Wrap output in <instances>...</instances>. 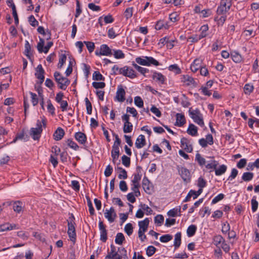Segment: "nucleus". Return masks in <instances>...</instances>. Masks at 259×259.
I'll use <instances>...</instances> for the list:
<instances>
[{
    "instance_id": "obj_28",
    "label": "nucleus",
    "mask_w": 259,
    "mask_h": 259,
    "mask_svg": "<svg viewBox=\"0 0 259 259\" xmlns=\"http://www.w3.org/2000/svg\"><path fill=\"white\" fill-rule=\"evenodd\" d=\"M233 61L235 63H239L242 60L241 56L237 52L234 51L231 54Z\"/></svg>"
},
{
    "instance_id": "obj_32",
    "label": "nucleus",
    "mask_w": 259,
    "mask_h": 259,
    "mask_svg": "<svg viewBox=\"0 0 259 259\" xmlns=\"http://www.w3.org/2000/svg\"><path fill=\"white\" fill-rule=\"evenodd\" d=\"M25 50L24 54V55L29 59H30V51H31V46L29 44L28 41L25 40Z\"/></svg>"
},
{
    "instance_id": "obj_42",
    "label": "nucleus",
    "mask_w": 259,
    "mask_h": 259,
    "mask_svg": "<svg viewBox=\"0 0 259 259\" xmlns=\"http://www.w3.org/2000/svg\"><path fill=\"white\" fill-rule=\"evenodd\" d=\"M164 222V217L162 214H157L154 218L155 224L158 226H160Z\"/></svg>"
},
{
    "instance_id": "obj_17",
    "label": "nucleus",
    "mask_w": 259,
    "mask_h": 259,
    "mask_svg": "<svg viewBox=\"0 0 259 259\" xmlns=\"http://www.w3.org/2000/svg\"><path fill=\"white\" fill-rule=\"evenodd\" d=\"M150 184V181L148 178L146 176H145L142 181V187L145 192L149 194H151Z\"/></svg>"
},
{
    "instance_id": "obj_1",
    "label": "nucleus",
    "mask_w": 259,
    "mask_h": 259,
    "mask_svg": "<svg viewBox=\"0 0 259 259\" xmlns=\"http://www.w3.org/2000/svg\"><path fill=\"white\" fill-rule=\"evenodd\" d=\"M110 251L108 252L105 259H129L127 254V250L124 247H118L116 251V247L113 244L110 245Z\"/></svg>"
},
{
    "instance_id": "obj_57",
    "label": "nucleus",
    "mask_w": 259,
    "mask_h": 259,
    "mask_svg": "<svg viewBox=\"0 0 259 259\" xmlns=\"http://www.w3.org/2000/svg\"><path fill=\"white\" fill-rule=\"evenodd\" d=\"M84 43L85 44L86 47L90 53H92L94 51L95 46L93 42L84 41Z\"/></svg>"
},
{
    "instance_id": "obj_43",
    "label": "nucleus",
    "mask_w": 259,
    "mask_h": 259,
    "mask_svg": "<svg viewBox=\"0 0 259 259\" xmlns=\"http://www.w3.org/2000/svg\"><path fill=\"white\" fill-rule=\"evenodd\" d=\"M213 242L214 245L216 246H218L220 245L221 243H223L224 241H225V239L221 235H216L213 237Z\"/></svg>"
},
{
    "instance_id": "obj_10",
    "label": "nucleus",
    "mask_w": 259,
    "mask_h": 259,
    "mask_svg": "<svg viewBox=\"0 0 259 259\" xmlns=\"http://www.w3.org/2000/svg\"><path fill=\"white\" fill-rule=\"evenodd\" d=\"M211 160L208 161L207 163L205 165V168L209 170V172H211L215 170L216 166L219 165V162L215 160L214 157H211Z\"/></svg>"
},
{
    "instance_id": "obj_7",
    "label": "nucleus",
    "mask_w": 259,
    "mask_h": 259,
    "mask_svg": "<svg viewBox=\"0 0 259 259\" xmlns=\"http://www.w3.org/2000/svg\"><path fill=\"white\" fill-rule=\"evenodd\" d=\"M125 91L121 85L117 87L115 99L120 102H123L125 100Z\"/></svg>"
},
{
    "instance_id": "obj_11",
    "label": "nucleus",
    "mask_w": 259,
    "mask_h": 259,
    "mask_svg": "<svg viewBox=\"0 0 259 259\" xmlns=\"http://www.w3.org/2000/svg\"><path fill=\"white\" fill-rule=\"evenodd\" d=\"M12 205L14 211L17 213H20L22 212L24 207L23 203L19 200L13 201Z\"/></svg>"
},
{
    "instance_id": "obj_29",
    "label": "nucleus",
    "mask_w": 259,
    "mask_h": 259,
    "mask_svg": "<svg viewBox=\"0 0 259 259\" xmlns=\"http://www.w3.org/2000/svg\"><path fill=\"white\" fill-rule=\"evenodd\" d=\"M195 160L197 161L200 166H203L206 164L205 159L202 157L200 154L197 153L195 156Z\"/></svg>"
},
{
    "instance_id": "obj_3",
    "label": "nucleus",
    "mask_w": 259,
    "mask_h": 259,
    "mask_svg": "<svg viewBox=\"0 0 259 259\" xmlns=\"http://www.w3.org/2000/svg\"><path fill=\"white\" fill-rule=\"evenodd\" d=\"M190 117L193 119L194 121L199 125L200 126L203 127L204 125V123L202 117V114L198 109L191 110V108L189 110Z\"/></svg>"
},
{
    "instance_id": "obj_35",
    "label": "nucleus",
    "mask_w": 259,
    "mask_h": 259,
    "mask_svg": "<svg viewBox=\"0 0 259 259\" xmlns=\"http://www.w3.org/2000/svg\"><path fill=\"white\" fill-rule=\"evenodd\" d=\"M251 204L252 212H255L258 208V203L256 200V197L255 196H253L252 198L251 199Z\"/></svg>"
},
{
    "instance_id": "obj_61",
    "label": "nucleus",
    "mask_w": 259,
    "mask_h": 259,
    "mask_svg": "<svg viewBox=\"0 0 259 259\" xmlns=\"http://www.w3.org/2000/svg\"><path fill=\"white\" fill-rule=\"evenodd\" d=\"M45 44V40L43 38L39 37V41L37 44V49L39 53L43 52V48Z\"/></svg>"
},
{
    "instance_id": "obj_31",
    "label": "nucleus",
    "mask_w": 259,
    "mask_h": 259,
    "mask_svg": "<svg viewBox=\"0 0 259 259\" xmlns=\"http://www.w3.org/2000/svg\"><path fill=\"white\" fill-rule=\"evenodd\" d=\"M253 173L250 172H245L243 174L242 176V179L244 181L248 182L251 181L253 179Z\"/></svg>"
},
{
    "instance_id": "obj_30",
    "label": "nucleus",
    "mask_w": 259,
    "mask_h": 259,
    "mask_svg": "<svg viewBox=\"0 0 259 259\" xmlns=\"http://www.w3.org/2000/svg\"><path fill=\"white\" fill-rule=\"evenodd\" d=\"M133 125L131 122H124L123 127V131L124 133H131L133 131Z\"/></svg>"
},
{
    "instance_id": "obj_33",
    "label": "nucleus",
    "mask_w": 259,
    "mask_h": 259,
    "mask_svg": "<svg viewBox=\"0 0 259 259\" xmlns=\"http://www.w3.org/2000/svg\"><path fill=\"white\" fill-rule=\"evenodd\" d=\"M183 81L184 82H187V85L190 84H194L195 83V81L194 79L188 75H184L183 76Z\"/></svg>"
},
{
    "instance_id": "obj_36",
    "label": "nucleus",
    "mask_w": 259,
    "mask_h": 259,
    "mask_svg": "<svg viewBox=\"0 0 259 259\" xmlns=\"http://www.w3.org/2000/svg\"><path fill=\"white\" fill-rule=\"evenodd\" d=\"M66 143L69 147L74 149V150H78L79 149V147L78 146V145L75 142H74L71 139H68L66 141Z\"/></svg>"
},
{
    "instance_id": "obj_60",
    "label": "nucleus",
    "mask_w": 259,
    "mask_h": 259,
    "mask_svg": "<svg viewBox=\"0 0 259 259\" xmlns=\"http://www.w3.org/2000/svg\"><path fill=\"white\" fill-rule=\"evenodd\" d=\"M136 62L138 64L143 66H148L149 65L146 59V57H144V58L141 57H138L136 59Z\"/></svg>"
},
{
    "instance_id": "obj_27",
    "label": "nucleus",
    "mask_w": 259,
    "mask_h": 259,
    "mask_svg": "<svg viewBox=\"0 0 259 259\" xmlns=\"http://www.w3.org/2000/svg\"><path fill=\"white\" fill-rule=\"evenodd\" d=\"M197 230V227L195 225L189 226L187 230V234L188 237L193 236Z\"/></svg>"
},
{
    "instance_id": "obj_40",
    "label": "nucleus",
    "mask_w": 259,
    "mask_h": 259,
    "mask_svg": "<svg viewBox=\"0 0 259 259\" xmlns=\"http://www.w3.org/2000/svg\"><path fill=\"white\" fill-rule=\"evenodd\" d=\"M146 59L147 61V63L149 64L148 66H149L151 65H153L156 66L159 65V62L152 57L146 56Z\"/></svg>"
},
{
    "instance_id": "obj_34",
    "label": "nucleus",
    "mask_w": 259,
    "mask_h": 259,
    "mask_svg": "<svg viewBox=\"0 0 259 259\" xmlns=\"http://www.w3.org/2000/svg\"><path fill=\"white\" fill-rule=\"evenodd\" d=\"M125 240L124 236L122 233H118L115 237V242L116 244L121 245Z\"/></svg>"
},
{
    "instance_id": "obj_5",
    "label": "nucleus",
    "mask_w": 259,
    "mask_h": 259,
    "mask_svg": "<svg viewBox=\"0 0 259 259\" xmlns=\"http://www.w3.org/2000/svg\"><path fill=\"white\" fill-rule=\"evenodd\" d=\"M95 54L97 56H109L112 55V50L106 44H103L100 46V51L96 50Z\"/></svg>"
},
{
    "instance_id": "obj_46",
    "label": "nucleus",
    "mask_w": 259,
    "mask_h": 259,
    "mask_svg": "<svg viewBox=\"0 0 259 259\" xmlns=\"http://www.w3.org/2000/svg\"><path fill=\"white\" fill-rule=\"evenodd\" d=\"M86 199L87 200L88 205L89 208V212L91 215H94L95 214V210L93 206L92 202L89 196H86Z\"/></svg>"
},
{
    "instance_id": "obj_38",
    "label": "nucleus",
    "mask_w": 259,
    "mask_h": 259,
    "mask_svg": "<svg viewBox=\"0 0 259 259\" xmlns=\"http://www.w3.org/2000/svg\"><path fill=\"white\" fill-rule=\"evenodd\" d=\"M67 234L70 238V241L73 242V244L75 243L76 239V234L75 230H67Z\"/></svg>"
},
{
    "instance_id": "obj_48",
    "label": "nucleus",
    "mask_w": 259,
    "mask_h": 259,
    "mask_svg": "<svg viewBox=\"0 0 259 259\" xmlns=\"http://www.w3.org/2000/svg\"><path fill=\"white\" fill-rule=\"evenodd\" d=\"M172 239V236L170 234H165L161 236L159 238L160 242L162 243H166L170 241Z\"/></svg>"
},
{
    "instance_id": "obj_58",
    "label": "nucleus",
    "mask_w": 259,
    "mask_h": 259,
    "mask_svg": "<svg viewBox=\"0 0 259 259\" xmlns=\"http://www.w3.org/2000/svg\"><path fill=\"white\" fill-rule=\"evenodd\" d=\"M139 206L141 208V209L146 211L147 215L152 214L153 210L147 205L141 203L140 204Z\"/></svg>"
},
{
    "instance_id": "obj_63",
    "label": "nucleus",
    "mask_w": 259,
    "mask_h": 259,
    "mask_svg": "<svg viewBox=\"0 0 259 259\" xmlns=\"http://www.w3.org/2000/svg\"><path fill=\"white\" fill-rule=\"evenodd\" d=\"M105 217L108 220L110 223H112L114 221L116 217L113 215V214L109 211H106L104 213Z\"/></svg>"
},
{
    "instance_id": "obj_22",
    "label": "nucleus",
    "mask_w": 259,
    "mask_h": 259,
    "mask_svg": "<svg viewBox=\"0 0 259 259\" xmlns=\"http://www.w3.org/2000/svg\"><path fill=\"white\" fill-rule=\"evenodd\" d=\"M227 166L225 164L220 165L219 167L216 166L215 169V175L220 176L225 174L227 170Z\"/></svg>"
},
{
    "instance_id": "obj_45",
    "label": "nucleus",
    "mask_w": 259,
    "mask_h": 259,
    "mask_svg": "<svg viewBox=\"0 0 259 259\" xmlns=\"http://www.w3.org/2000/svg\"><path fill=\"white\" fill-rule=\"evenodd\" d=\"M67 57L65 54H61L59 56V63L58 64V68H61L66 61Z\"/></svg>"
},
{
    "instance_id": "obj_19",
    "label": "nucleus",
    "mask_w": 259,
    "mask_h": 259,
    "mask_svg": "<svg viewBox=\"0 0 259 259\" xmlns=\"http://www.w3.org/2000/svg\"><path fill=\"white\" fill-rule=\"evenodd\" d=\"M19 140H24V141H27L29 140V137L27 135L25 134L24 130H23L21 133H18L16 135V137L14 139L11 143H14Z\"/></svg>"
},
{
    "instance_id": "obj_62",
    "label": "nucleus",
    "mask_w": 259,
    "mask_h": 259,
    "mask_svg": "<svg viewBox=\"0 0 259 259\" xmlns=\"http://www.w3.org/2000/svg\"><path fill=\"white\" fill-rule=\"evenodd\" d=\"M28 21L32 26L35 27L38 25V21L33 15H31L28 17Z\"/></svg>"
},
{
    "instance_id": "obj_2",
    "label": "nucleus",
    "mask_w": 259,
    "mask_h": 259,
    "mask_svg": "<svg viewBox=\"0 0 259 259\" xmlns=\"http://www.w3.org/2000/svg\"><path fill=\"white\" fill-rule=\"evenodd\" d=\"M54 76L56 81L58 84L59 88L65 90L70 84V80L68 78L63 77L61 73L58 71L55 72Z\"/></svg>"
},
{
    "instance_id": "obj_24",
    "label": "nucleus",
    "mask_w": 259,
    "mask_h": 259,
    "mask_svg": "<svg viewBox=\"0 0 259 259\" xmlns=\"http://www.w3.org/2000/svg\"><path fill=\"white\" fill-rule=\"evenodd\" d=\"M232 5L231 1L229 2V5L227 6V8L222 7L219 6L217 8V14L218 15H225L227 11H228L231 8Z\"/></svg>"
},
{
    "instance_id": "obj_4",
    "label": "nucleus",
    "mask_w": 259,
    "mask_h": 259,
    "mask_svg": "<svg viewBox=\"0 0 259 259\" xmlns=\"http://www.w3.org/2000/svg\"><path fill=\"white\" fill-rule=\"evenodd\" d=\"M179 175L181 176L182 179L186 183H189L191 181V174L189 169L185 167L177 166Z\"/></svg>"
},
{
    "instance_id": "obj_50",
    "label": "nucleus",
    "mask_w": 259,
    "mask_h": 259,
    "mask_svg": "<svg viewBox=\"0 0 259 259\" xmlns=\"http://www.w3.org/2000/svg\"><path fill=\"white\" fill-rule=\"evenodd\" d=\"M156 251V248L154 246L152 245L149 246L146 250V254L149 257L151 256L155 253Z\"/></svg>"
},
{
    "instance_id": "obj_39",
    "label": "nucleus",
    "mask_w": 259,
    "mask_h": 259,
    "mask_svg": "<svg viewBox=\"0 0 259 259\" xmlns=\"http://www.w3.org/2000/svg\"><path fill=\"white\" fill-rule=\"evenodd\" d=\"M168 70L170 71L174 72L177 74H179L181 73V69L176 64L170 65L168 67Z\"/></svg>"
},
{
    "instance_id": "obj_49",
    "label": "nucleus",
    "mask_w": 259,
    "mask_h": 259,
    "mask_svg": "<svg viewBox=\"0 0 259 259\" xmlns=\"http://www.w3.org/2000/svg\"><path fill=\"white\" fill-rule=\"evenodd\" d=\"M114 52V57L116 59H122L124 58L125 57L124 54L122 52V51L120 50H113Z\"/></svg>"
},
{
    "instance_id": "obj_9",
    "label": "nucleus",
    "mask_w": 259,
    "mask_h": 259,
    "mask_svg": "<svg viewBox=\"0 0 259 259\" xmlns=\"http://www.w3.org/2000/svg\"><path fill=\"white\" fill-rule=\"evenodd\" d=\"M153 79L155 80L159 84H163L165 83V77L161 73L154 71L152 75Z\"/></svg>"
},
{
    "instance_id": "obj_18",
    "label": "nucleus",
    "mask_w": 259,
    "mask_h": 259,
    "mask_svg": "<svg viewBox=\"0 0 259 259\" xmlns=\"http://www.w3.org/2000/svg\"><path fill=\"white\" fill-rule=\"evenodd\" d=\"M149 220L148 218H145L144 220L139 221L138 225L139 226V230L142 232H146L149 226Z\"/></svg>"
},
{
    "instance_id": "obj_15",
    "label": "nucleus",
    "mask_w": 259,
    "mask_h": 259,
    "mask_svg": "<svg viewBox=\"0 0 259 259\" xmlns=\"http://www.w3.org/2000/svg\"><path fill=\"white\" fill-rule=\"evenodd\" d=\"M176 122L175 124V125L181 127L184 125L186 123L185 116L182 113L176 114Z\"/></svg>"
},
{
    "instance_id": "obj_47",
    "label": "nucleus",
    "mask_w": 259,
    "mask_h": 259,
    "mask_svg": "<svg viewBox=\"0 0 259 259\" xmlns=\"http://www.w3.org/2000/svg\"><path fill=\"white\" fill-rule=\"evenodd\" d=\"M122 163L125 167H129L131 164V158L127 156L123 155L121 157Z\"/></svg>"
},
{
    "instance_id": "obj_20",
    "label": "nucleus",
    "mask_w": 259,
    "mask_h": 259,
    "mask_svg": "<svg viewBox=\"0 0 259 259\" xmlns=\"http://www.w3.org/2000/svg\"><path fill=\"white\" fill-rule=\"evenodd\" d=\"M201 60L198 59L194 60L190 67L191 71L193 72H196L201 68Z\"/></svg>"
},
{
    "instance_id": "obj_8",
    "label": "nucleus",
    "mask_w": 259,
    "mask_h": 259,
    "mask_svg": "<svg viewBox=\"0 0 259 259\" xmlns=\"http://www.w3.org/2000/svg\"><path fill=\"white\" fill-rule=\"evenodd\" d=\"M181 146L187 152L191 153L193 151V147L191 145L189 144L188 140L183 137L181 140Z\"/></svg>"
},
{
    "instance_id": "obj_59",
    "label": "nucleus",
    "mask_w": 259,
    "mask_h": 259,
    "mask_svg": "<svg viewBox=\"0 0 259 259\" xmlns=\"http://www.w3.org/2000/svg\"><path fill=\"white\" fill-rule=\"evenodd\" d=\"M169 20L172 22H176L179 20V15L177 12H173L169 15Z\"/></svg>"
},
{
    "instance_id": "obj_51",
    "label": "nucleus",
    "mask_w": 259,
    "mask_h": 259,
    "mask_svg": "<svg viewBox=\"0 0 259 259\" xmlns=\"http://www.w3.org/2000/svg\"><path fill=\"white\" fill-rule=\"evenodd\" d=\"M124 231L128 236H130L133 232V227L131 223H128L124 227Z\"/></svg>"
},
{
    "instance_id": "obj_56",
    "label": "nucleus",
    "mask_w": 259,
    "mask_h": 259,
    "mask_svg": "<svg viewBox=\"0 0 259 259\" xmlns=\"http://www.w3.org/2000/svg\"><path fill=\"white\" fill-rule=\"evenodd\" d=\"M254 87L253 85L250 84H246L244 87V91L245 94H250L253 91Z\"/></svg>"
},
{
    "instance_id": "obj_14",
    "label": "nucleus",
    "mask_w": 259,
    "mask_h": 259,
    "mask_svg": "<svg viewBox=\"0 0 259 259\" xmlns=\"http://www.w3.org/2000/svg\"><path fill=\"white\" fill-rule=\"evenodd\" d=\"M146 144L145 137L143 135H140L137 138L135 146L138 149H140L145 146Z\"/></svg>"
},
{
    "instance_id": "obj_52",
    "label": "nucleus",
    "mask_w": 259,
    "mask_h": 259,
    "mask_svg": "<svg viewBox=\"0 0 259 259\" xmlns=\"http://www.w3.org/2000/svg\"><path fill=\"white\" fill-rule=\"evenodd\" d=\"M197 186L199 189L203 190V188L206 187V182L202 177H199L197 180Z\"/></svg>"
},
{
    "instance_id": "obj_12",
    "label": "nucleus",
    "mask_w": 259,
    "mask_h": 259,
    "mask_svg": "<svg viewBox=\"0 0 259 259\" xmlns=\"http://www.w3.org/2000/svg\"><path fill=\"white\" fill-rule=\"evenodd\" d=\"M75 140L80 144L84 145L85 144L87 140V136L83 133L78 132L75 133L74 135Z\"/></svg>"
},
{
    "instance_id": "obj_25",
    "label": "nucleus",
    "mask_w": 259,
    "mask_h": 259,
    "mask_svg": "<svg viewBox=\"0 0 259 259\" xmlns=\"http://www.w3.org/2000/svg\"><path fill=\"white\" fill-rule=\"evenodd\" d=\"M133 67L140 73L144 75L145 76H147L146 73H148L149 72V70L147 68L142 67L139 65H138L136 63L133 62L132 64Z\"/></svg>"
},
{
    "instance_id": "obj_64",
    "label": "nucleus",
    "mask_w": 259,
    "mask_h": 259,
    "mask_svg": "<svg viewBox=\"0 0 259 259\" xmlns=\"http://www.w3.org/2000/svg\"><path fill=\"white\" fill-rule=\"evenodd\" d=\"M150 111L154 113L157 117H160L161 116V111L159 110L158 108H157L156 106L154 105H152Z\"/></svg>"
},
{
    "instance_id": "obj_23",
    "label": "nucleus",
    "mask_w": 259,
    "mask_h": 259,
    "mask_svg": "<svg viewBox=\"0 0 259 259\" xmlns=\"http://www.w3.org/2000/svg\"><path fill=\"white\" fill-rule=\"evenodd\" d=\"M75 218L72 213L71 214L69 218V219L67 220V226H68V230L71 231V230H73V231L75 230V223L74 222Z\"/></svg>"
},
{
    "instance_id": "obj_44",
    "label": "nucleus",
    "mask_w": 259,
    "mask_h": 259,
    "mask_svg": "<svg viewBox=\"0 0 259 259\" xmlns=\"http://www.w3.org/2000/svg\"><path fill=\"white\" fill-rule=\"evenodd\" d=\"M86 108H87V113L88 114H91L92 113V105L89 99L86 97L84 99Z\"/></svg>"
},
{
    "instance_id": "obj_53",
    "label": "nucleus",
    "mask_w": 259,
    "mask_h": 259,
    "mask_svg": "<svg viewBox=\"0 0 259 259\" xmlns=\"http://www.w3.org/2000/svg\"><path fill=\"white\" fill-rule=\"evenodd\" d=\"M133 8L130 7L126 9L124 11V15L126 19L127 20L131 18L133 16Z\"/></svg>"
},
{
    "instance_id": "obj_37",
    "label": "nucleus",
    "mask_w": 259,
    "mask_h": 259,
    "mask_svg": "<svg viewBox=\"0 0 259 259\" xmlns=\"http://www.w3.org/2000/svg\"><path fill=\"white\" fill-rule=\"evenodd\" d=\"M93 79L97 81H104L105 77L100 73L99 71H95L93 74Z\"/></svg>"
},
{
    "instance_id": "obj_26",
    "label": "nucleus",
    "mask_w": 259,
    "mask_h": 259,
    "mask_svg": "<svg viewBox=\"0 0 259 259\" xmlns=\"http://www.w3.org/2000/svg\"><path fill=\"white\" fill-rule=\"evenodd\" d=\"M181 244V233L178 232L176 234L175 236V241L174 245L175 246V249L178 248L180 247Z\"/></svg>"
},
{
    "instance_id": "obj_55",
    "label": "nucleus",
    "mask_w": 259,
    "mask_h": 259,
    "mask_svg": "<svg viewBox=\"0 0 259 259\" xmlns=\"http://www.w3.org/2000/svg\"><path fill=\"white\" fill-rule=\"evenodd\" d=\"M135 104L138 107L141 108L143 106L144 102L142 99L139 96H136L134 99Z\"/></svg>"
},
{
    "instance_id": "obj_16",
    "label": "nucleus",
    "mask_w": 259,
    "mask_h": 259,
    "mask_svg": "<svg viewBox=\"0 0 259 259\" xmlns=\"http://www.w3.org/2000/svg\"><path fill=\"white\" fill-rule=\"evenodd\" d=\"M64 135L65 132L64 130L62 128L59 127L57 128L53 134L54 139L56 141L61 140L64 137Z\"/></svg>"
},
{
    "instance_id": "obj_21",
    "label": "nucleus",
    "mask_w": 259,
    "mask_h": 259,
    "mask_svg": "<svg viewBox=\"0 0 259 259\" xmlns=\"http://www.w3.org/2000/svg\"><path fill=\"white\" fill-rule=\"evenodd\" d=\"M187 132L192 136H196L198 135V128L194 124L190 123Z\"/></svg>"
},
{
    "instance_id": "obj_41",
    "label": "nucleus",
    "mask_w": 259,
    "mask_h": 259,
    "mask_svg": "<svg viewBox=\"0 0 259 259\" xmlns=\"http://www.w3.org/2000/svg\"><path fill=\"white\" fill-rule=\"evenodd\" d=\"M181 207L179 206V207L178 208H173V209H171L170 210H169L167 214L168 216L169 217H175L177 215V213L178 212H181Z\"/></svg>"
},
{
    "instance_id": "obj_54",
    "label": "nucleus",
    "mask_w": 259,
    "mask_h": 259,
    "mask_svg": "<svg viewBox=\"0 0 259 259\" xmlns=\"http://www.w3.org/2000/svg\"><path fill=\"white\" fill-rule=\"evenodd\" d=\"M128 71H127V77H129L131 79H133L137 77L138 74L136 73L135 70L129 67H128Z\"/></svg>"
},
{
    "instance_id": "obj_13",
    "label": "nucleus",
    "mask_w": 259,
    "mask_h": 259,
    "mask_svg": "<svg viewBox=\"0 0 259 259\" xmlns=\"http://www.w3.org/2000/svg\"><path fill=\"white\" fill-rule=\"evenodd\" d=\"M42 129L32 127L30 130V135L34 140H38L41 136Z\"/></svg>"
},
{
    "instance_id": "obj_6",
    "label": "nucleus",
    "mask_w": 259,
    "mask_h": 259,
    "mask_svg": "<svg viewBox=\"0 0 259 259\" xmlns=\"http://www.w3.org/2000/svg\"><path fill=\"white\" fill-rule=\"evenodd\" d=\"M35 71L36 72L35 73V76L36 78L39 80L38 83L41 84L44 81V74L45 73V70L42 68L41 64H39L37 65V67L35 68Z\"/></svg>"
}]
</instances>
